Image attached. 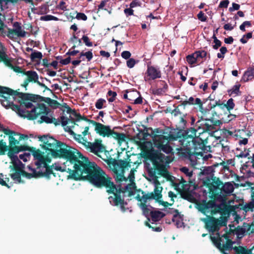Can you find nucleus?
<instances>
[{
  "mask_svg": "<svg viewBox=\"0 0 254 254\" xmlns=\"http://www.w3.org/2000/svg\"><path fill=\"white\" fill-rule=\"evenodd\" d=\"M71 156L66 165L69 178L76 181L86 180L97 188H105L107 192H112L114 186L112 178L95 162H90L74 148Z\"/></svg>",
  "mask_w": 254,
  "mask_h": 254,
  "instance_id": "1",
  "label": "nucleus"
},
{
  "mask_svg": "<svg viewBox=\"0 0 254 254\" xmlns=\"http://www.w3.org/2000/svg\"><path fill=\"white\" fill-rule=\"evenodd\" d=\"M197 129L191 127L186 130L180 129L176 134H169L168 136L164 135H155L153 138L155 147L159 151L153 150L148 155V158L151 161L154 167L149 171V174L151 177H155V170L157 171L158 174L164 176L168 173L166 169V165L170 162L169 157L166 156L160 152L163 151L167 154L172 152V148L169 144L170 141L178 140L181 147H183L188 143V141H192L196 139Z\"/></svg>",
  "mask_w": 254,
  "mask_h": 254,
  "instance_id": "2",
  "label": "nucleus"
},
{
  "mask_svg": "<svg viewBox=\"0 0 254 254\" xmlns=\"http://www.w3.org/2000/svg\"><path fill=\"white\" fill-rule=\"evenodd\" d=\"M39 140L43 143L42 148L45 150L46 155H44V152L31 147L30 152L32 153L34 159L37 160L35 165L37 168H41L42 165H46V163H50L51 158H63L65 160L64 165L66 170V165L68 161H69L73 148L48 135H44L39 137Z\"/></svg>",
  "mask_w": 254,
  "mask_h": 254,
  "instance_id": "3",
  "label": "nucleus"
},
{
  "mask_svg": "<svg viewBox=\"0 0 254 254\" xmlns=\"http://www.w3.org/2000/svg\"><path fill=\"white\" fill-rule=\"evenodd\" d=\"M204 185L209 190L211 198L222 202H226L227 196L230 195L234 189L231 183L223 184L219 178L213 176L204 181Z\"/></svg>",
  "mask_w": 254,
  "mask_h": 254,
  "instance_id": "4",
  "label": "nucleus"
},
{
  "mask_svg": "<svg viewBox=\"0 0 254 254\" xmlns=\"http://www.w3.org/2000/svg\"><path fill=\"white\" fill-rule=\"evenodd\" d=\"M217 199H212L207 201L202 199L196 203L197 210L206 216H213L219 213L222 216H229L230 213L234 211L233 207L227 204L226 202L217 204Z\"/></svg>",
  "mask_w": 254,
  "mask_h": 254,
  "instance_id": "5",
  "label": "nucleus"
},
{
  "mask_svg": "<svg viewBox=\"0 0 254 254\" xmlns=\"http://www.w3.org/2000/svg\"><path fill=\"white\" fill-rule=\"evenodd\" d=\"M197 139H195L192 141H188L187 145L178 149L179 155L189 159L192 166H195L197 164V159H199L198 156L203 157L205 150V145L202 140L199 138V141L197 140Z\"/></svg>",
  "mask_w": 254,
  "mask_h": 254,
  "instance_id": "6",
  "label": "nucleus"
},
{
  "mask_svg": "<svg viewBox=\"0 0 254 254\" xmlns=\"http://www.w3.org/2000/svg\"><path fill=\"white\" fill-rule=\"evenodd\" d=\"M10 95L17 96L21 100H31L34 102L38 101H45V97L39 95L19 92L17 90H13L8 87L0 86V96L3 98L1 101V104L6 109L9 108L10 104H12V101L8 100Z\"/></svg>",
  "mask_w": 254,
  "mask_h": 254,
  "instance_id": "7",
  "label": "nucleus"
},
{
  "mask_svg": "<svg viewBox=\"0 0 254 254\" xmlns=\"http://www.w3.org/2000/svg\"><path fill=\"white\" fill-rule=\"evenodd\" d=\"M113 186L111 189L112 192H107L108 194H114V196L108 197L110 203L113 206H120L121 211L125 212L127 210L125 206L127 203L125 201L124 198L122 197L121 193H124L128 190H131V184L122 187L120 185L117 186L113 183Z\"/></svg>",
  "mask_w": 254,
  "mask_h": 254,
  "instance_id": "8",
  "label": "nucleus"
},
{
  "mask_svg": "<svg viewBox=\"0 0 254 254\" xmlns=\"http://www.w3.org/2000/svg\"><path fill=\"white\" fill-rule=\"evenodd\" d=\"M90 124L95 126V131L100 136L107 137H112L118 140L119 143H122L125 141L126 135L124 133L114 131L110 126L104 125L95 121H90Z\"/></svg>",
  "mask_w": 254,
  "mask_h": 254,
  "instance_id": "9",
  "label": "nucleus"
},
{
  "mask_svg": "<svg viewBox=\"0 0 254 254\" xmlns=\"http://www.w3.org/2000/svg\"><path fill=\"white\" fill-rule=\"evenodd\" d=\"M9 108L16 112L20 117L27 118L29 120H33L38 117V115L44 113L46 109V105L43 103H37L30 111L22 109L20 106L15 105L12 102Z\"/></svg>",
  "mask_w": 254,
  "mask_h": 254,
  "instance_id": "10",
  "label": "nucleus"
},
{
  "mask_svg": "<svg viewBox=\"0 0 254 254\" xmlns=\"http://www.w3.org/2000/svg\"><path fill=\"white\" fill-rule=\"evenodd\" d=\"M220 219L216 218L213 216H207V218L204 220L206 227L210 232L214 233L219 232L221 226H226L227 225V218L226 216H222Z\"/></svg>",
  "mask_w": 254,
  "mask_h": 254,
  "instance_id": "11",
  "label": "nucleus"
},
{
  "mask_svg": "<svg viewBox=\"0 0 254 254\" xmlns=\"http://www.w3.org/2000/svg\"><path fill=\"white\" fill-rule=\"evenodd\" d=\"M216 236H210V239L214 245L220 250L221 252H225V251H230L232 249L234 250V247H233V245L235 242L231 239L226 241L225 244H221L223 241L221 240V237H220L219 232L216 233Z\"/></svg>",
  "mask_w": 254,
  "mask_h": 254,
  "instance_id": "12",
  "label": "nucleus"
},
{
  "mask_svg": "<svg viewBox=\"0 0 254 254\" xmlns=\"http://www.w3.org/2000/svg\"><path fill=\"white\" fill-rule=\"evenodd\" d=\"M162 187L160 186L159 181H157L156 183L155 188L153 192L146 193L144 191L142 190L141 189L138 190V192H140L142 195H144L145 199H155L156 201L162 198Z\"/></svg>",
  "mask_w": 254,
  "mask_h": 254,
  "instance_id": "13",
  "label": "nucleus"
},
{
  "mask_svg": "<svg viewBox=\"0 0 254 254\" xmlns=\"http://www.w3.org/2000/svg\"><path fill=\"white\" fill-rule=\"evenodd\" d=\"M197 105L199 108V111L204 115H206L209 112L210 109H204L203 107V103L198 98L194 99L193 97H190L188 100L183 101L181 103V105L185 107L187 105Z\"/></svg>",
  "mask_w": 254,
  "mask_h": 254,
  "instance_id": "14",
  "label": "nucleus"
},
{
  "mask_svg": "<svg viewBox=\"0 0 254 254\" xmlns=\"http://www.w3.org/2000/svg\"><path fill=\"white\" fill-rule=\"evenodd\" d=\"M13 26L15 27V29H12L9 28H7L8 32L6 36L9 38L13 39L14 35H16L20 37H24L25 36L26 32L22 30L20 23L18 22H15L13 24Z\"/></svg>",
  "mask_w": 254,
  "mask_h": 254,
  "instance_id": "15",
  "label": "nucleus"
},
{
  "mask_svg": "<svg viewBox=\"0 0 254 254\" xmlns=\"http://www.w3.org/2000/svg\"><path fill=\"white\" fill-rule=\"evenodd\" d=\"M127 158L125 160L118 159L114 160L113 162V165L115 167H118L120 168L123 172H124L125 169L127 167H131V164H136V162H133L130 159V156L129 155L127 152Z\"/></svg>",
  "mask_w": 254,
  "mask_h": 254,
  "instance_id": "16",
  "label": "nucleus"
},
{
  "mask_svg": "<svg viewBox=\"0 0 254 254\" xmlns=\"http://www.w3.org/2000/svg\"><path fill=\"white\" fill-rule=\"evenodd\" d=\"M23 74L27 76V78L24 80L21 86L24 87L26 90L29 82H33L38 84V82H39L38 81V75L35 71H25L23 72Z\"/></svg>",
  "mask_w": 254,
  "mask_h": 254,
  "instance_id": "17",
  "label": "nucleus"
},
{
  "mask_svg": "<svg viewBox=\"0 0 254 254\" xmlns=\"http://www.w3.org/2000/svg\"><path fill=\"white\" fill-rule=\"evenodd\" d=\"M231 207H233L234 211L230 213V214L235 215L237 214V209H240V210H243L245 212L249 211H253L254 209V199H251V201L249 203L244 204L243 203H239L237 205H231Z\"/></svg>",
  "mask_w": 254,
  "mask_h": 254,
  "instance_id": "18",
  "label": "nucleus"
},
{
  "mask_svg": "<svg viewBox=\"0 0 254 254\" xmlns=\"http://www.w3.org/2000/svg\"><path fill=\"white\" fill-rule=\"evenodd\" d=\"M49 113L48 108L46 107V109L44 113H41L38 115V116L41 115L40 120L38 122L40 124L45 123L46 124L53 123L55 126H58L60 124V121H58L54 117H49L47 115Z\"/></svg>",
  "mask_w": 254,
  "mask_h": 254,
  "instance_id": "19",
  "label": "nucleus"
},
{
  "mask_svg": "<svg viewBox=\"0 0 254 254\" xmlns=\"http://www.w3.org/2000/svg\"><path fill=\"white\" fill-rule=\"evenodd\" d=\"M90 151L97 156H99V153H102L105 150V146L102 143V140L96 139L94 142L90 143L89 146Z\"/></svg>",
  "mask_w": 254,
  "mask_h": 254,
  "instance_id": "20",
  "label": "nucleus"
},
{
  "mask_svg": "<svg viewBox=\"0 0 254 254\" xmlns=\"http://www.w3.org/2000/svg\"><path fill=\"white\" fill-rule=\"evenodd\" d=\"M146 74L151 80H155L161 77V72L159 68L152 65H147Z\"/></svg>",
  "mask_w": 254,
  "mask_h": 254,
  "instance_id": "21",
  "label": "nucleus"
},
{
  "mask_svg": "<svg viewBox=\"0 0 254 254\" xmlns=\"http://www.w3.org/2000/svg\"><path fill=\"white\" fill-rule=\"evenodd\" d=\"M135 199L138 201L140 202V203L139 204V206L142 209L144 215L146 216L148 215L150 212H151L150 211V209L148 208V206L146 204L148 199H145L144 195H142V196H140L139 194H138L135 196Z\"/></svg>",
  "mask_w": 254,
  "mask_h": 254,
  "instance_id": "22",
  "label": "nucleus"
},
{
  "mask_svg": "<svg viewBox=\"0 0 254 254\" xmlns=\"http://www.w3.org/2000/svg\"><path fill=\"white\" fill-rule=\"evenodd\" d=\"M10 168L15 172L14 173L10 174V176L11 179L18 183H23V181L21 180L20 174L19 172V165L16 163H14L13 166H10Z\"/></svg>",
  "mask_w": 254,
  "mask_h": 254,
  "instance_id": "23",
  "label": "nucleus"
},
{
  "mask_svg": "<svg viewBox=\"0 0 254 254\" xmlns=\"http://www.w3.org/2000/svg\"><path fill=\"white\" fill-rule=\"evenodd\" d=\"M113 2L112 0H103L98 5L97 12L101 10L107 11L109 14L112 13V6Z\"/></svg>",
  "mask_w": 254,
  "mask_h": 254,
  "instance_id": "24",
  "label": "nucleus"
},
{
  "mask_svg": "<svg viewBox=\"0 0 254 254\" xmlns=\"http://www.w3.org/2000/svg\"><path fill=\"white\" fill-rule=\"evenodd\" d=\"M182 184V191L181 195L182 198L188 200L191 196L190 191V186L187 184V182L182 179L181 182Z\"/></svg>",
  "mask_w": 254,
  "mask_h": 254,
  "instance_id": "25",
  "label": "nucleus"
},
{
  "mask_svg": "<svg viewBox=\"0 0 254 254\" xmlns=\"http://www.w3.org/2000/svg\"><path fill=\"white\" fill-rule=\"evenodd\" d=\"M205 121L209 122L208 123H205L204 124V127L203 130L204 131H211L214 129V126H219L221 124V122L220 120H214L213 118L211 119H205Z\"/></svg>",
  "mask_w": 254,
  "mask_h": 254,
  "instance_id": "26",
  "label": "nucleus"
},
{
  "mask_svg": "<svg viewBox=\"0 0 254 254\" xmlns=\"http://www.w3.org/2000/svg\"><path fill=\"white\" fill-rule=\"evenodd\" d=\"M48 163H46V165H42L43 167L46 168L45 172L38 171V175L40 177H45L47 179H49L51 175H53L54 177L56 176V173L53 171V166H49L48 165Z\"/></svg>",
  "mask_w": 254,
  "mask_h": 254,
  "instance_id": "27",
  "label": "nucleus"
},
{
  "mask_svg": "<svg viewBox=\"0 0 254 254\" xmlns=\"http://www.w3.org/2000/svg\"><path fill=\"white\" fill-rule=\"evenodd\" d=\"M217 168H219V167H218L217 165V163L214 164L211 166H208L204 168V169L202 171V174L207 175H208V176H207L204 182L208 178H211L212 176L213 177H216L215 176H214L213 173L216 172V169Z\"/></svg>",
  "mask_w": 254,
  "mask_h": 254,
  "instance_id": "28",
  "label": "nucleus"
},
{
  "mask_svg": "<svg viewBox=\"0 0 254 254\" xmlns=\"http://www.w3.org/2000/svg\"><path fill=\"white\" fill-rule=\"evenodd\" d=\"M234 250L236 254H254V246L251 249H248L242 246H235Z\"/></svg>",
  "mask_w": 254,
  "mask_h": 254,
  "instance_id": "29",
  "label": "nucleus"
},
{
  "mask_svg": "<svg viewBox=\"0 0 254 254\" xmlns=\"http://www.w3.org/2000/svg\"><path fill=\"white\" fill-rule=\"evenodd\" d=\"M254 78V68L248 69L244 73L241 81L248 82Z\"/></svg>",
  "mask_w": 254,
  "mask_h": 254,
  "instance_id": "30",
  "label": "nucleus"
},
{
  "mask_svg": "<svg viewBox=\"0 0 254 254\" xmlns=\"http://www.w3.org/2000/svg\"><path fill=\"white\" fill-rule=\"evenodd\" d=\"M229 165H234V161L232 159L227 160L226 162L222 161L220 163H217L220 170H224V173L226 171L230 172Z\"/></svg>",
  "mask_w": 254,
  "mask_h": 254,
  "instance_id": "31",
  "label": "nucleus"
},
{
  "mask_svg": "<svg viewBox=\"0 0 254 254\" xmlns=\"http://www.w3.org/2000/svg\"><path fill=\"white\" fill-rule=\"evenodd\" d=\"M150 215L153 222H157L165 216L164 213L159 210L152 211L150 212Z\"/></svg>",
  "mask_w": 254,
  "mask_h": 254,
  "instance_id": "32",
  "label": "nucleus"
},
{
  "mask_svg": "<svg viewBox=\"0 0 254 254\" xmlns=\"http://www.w3.org/2000/svg\"><path fill=\"white\" fill-rule=\"evenodd\" d=\"M240 84L235 85L232 89L228 91L229 96H236L240 94L241 92L240 91Z\"/></svg>",
  "mask_w": 254,
  "mask_h": 254,
  "instance_id": "33",
  "label": "nucleus"
},
{
  "mask_svg": "<svg viewBox=\"0 0 254 254\" xmlns=\"http://www.w3.org/2000/svg\"><path fill=\"white\" fill-rule=\"evenodd\" d=\"M243 227H244L246 233L250 235L254 233V223L252 222L251 224L248 223L244 222Z\"/></svg>",
  "mask_w": 254,
  "mask_h": 254,
  "instance_id": "34",
  "label": "nucleus"
},
{
  "mask_svg": "<svg viewBox=\"0 0 254 254\" xmlns=\"http://www.w3.org/2000/svg\"><path fill=\"white\" fill-rule=\"evenodd\" d=\"M0 61L3 62L8 66H12L11 61L4 52L0 51Z\"/></svg>",
  "mask_w": 254,
  "mask_h": 254,
  "instance_id": "35",
  "label": "nucleus"
},
{
  "mask_svg": "<svg viewBox=\"0 0 254 254\" xmlns=\"http://www.w3.org/2000/svg\"><path fill=\"white\" fill-rule=\"evenodd\" d=\"M219 143L221 145L222 151L225 152H228L229 151V142L226 137H223L219 141Z\"/></svg>",
  "mask_w": 254,
  "mask_h": 254,
  "instance_id": "36",
  "label": "nucleus"
},
{
  "mask_svg": "<svg viewBox=\"0 0 254 254\" xmlns=\"http://www.w3.org/2000/svg\"><path fill=\"white\" fill-rule=\"evenodd\" d=\"M8 150V146L6 142L3 139L0 140V155H5Z\"/></svg>",
  "mask_w": 254,
  "mask_h": 254,
  "instance_id": "37",
  "label": "nucleus"
},
{
  "mask_svg": "<svg viewBox=\"0 0 254 254\" xmlns=\"http://www.w3.org/2000/svg\"><path fill=\"white\" fill-rule=\"evenodd\" d=\"M8 146V153L7 155H15V154H17L19 152H20V150L19 148V146L17 145H13V146Z\"/></svg>",
  "mask_w": 254,
  "mask_h": 254,
  "instance_id": "38",
  "label": "nucleus"
},
{
  "mask_svg": "<svg viewBox=\"0 0 254 254\" xmlns=\"http://www.w3.org/2000/svg\"><path fill=\"white\" fill-rule=\"evenodd\" d=\"M61 124L63 127H65L69 123H71L72 124H74V125H78L75 123V121L73 119H69L64 116H62L61 117Z\"/></svg>",
  "mask_w": 254,
  "mask_h": 254,
  "instance_id": "39",
  "label": "nucleus"
},
{
  "mask_svg": "<svg viewBox=\"0 0 254 254\" xmlns=\"http://www.w3.org/2000/svg\"><path fill=\"white\" fill-rule=\"evenodd\" d=\"M167 213L173 214L172 218L173 222H175L176 219L178 217H180V214L178 209L169 208V209L167 210Z\"/></svg>",
  "mask_w": 254,
  "mask_h": 254,
  "instance_id": "40",
  "label": "nucleus"
},
{
  "mask_svg": "<svg viewBox=\"0 0 254 254\" xmlns=\"http://www.w3.org/2000/svg\"><path fill=\"white\" fill-rule=\"evenodd\" d=\"M245 229L243 225L242 227L238 226L235 228V234L238 238H242L246 234Z\"/></svg>",
  "mask_w": 254,
  "mask_h": 254,
  "instance_id": "41",
  "label": "nucleus"
},
{
  "mask_svg": "<svg viewBox=\"0 0 254 254\" xmlns=\"http://www.w3.org/2000/svg\"><path fill=\"white\" fill-rule=\"evenodd\" d=\"M194 55L198 62L200 58L202 59H205L207 56V52L204 50L197 51L194 53Z\"/></svg>",
  "mask_w": 254,
  "mask_h": 254,
  "instance_id": "42",
  "label": "nucleus"
},
{
  "mask_svg": "<svg viewBox=\"0 0 254 254\" xmlns=\"http://www.w3.org/2000/svg\"><path fill=\"white\" fill-rule=\"evenodd\" d=\"M42 53L39 51H34L32 52L30 55L32 62H35L36 59L40 60L42 58Z\"/></svg>",
  "mask_w": 254,
  "mask_h": 254,
  "instance_id": "43",
  "label": "nucleus"
},
{
  "mask_svg": "<svg viewBox=\"0 0 254 254\" xmlns=\"http://www.w3.org/2000/svg\"><path fill=\"white\" fill-rule=\"evenodd\" d=\"M187 61L190 64H193L197 63L198 61L195 56L194 55V53L191 55H189L186 57Z\"/></svg>",
  "mask_w": 254,
  "mask_h": 254,
  "instance_id": "44",
  "label": "nucleus"
},
{
  "mask_svg": "<svg viewBox=\"0 0 254 254\" xmlns=\"http://www.w3.org/2000/svg\"><path fill=\"white\" fill-rule=\"evenodd\" d=\"M73 115L76 118V121H78L80 120H84L86 121L89 123H90V121H93V120H91L87 119L86 117L84 116H82L80 114L76 113L75 111H73Z\"/></svg>",
  "mask_w": 254,
  "mask_h": 254,
  "instance_id": "45",
  "label": "nucleus"
},
{
  "mask_svg": "<svg viewBox=\"0 0 254 254\" xmlns=\"http://www.w3.org/2000/svg\"><path fill=\"white\" fill-rule=\"evenodd\" d=\"M225 104L226 108L229 112H230L231 110L233 109L235 107L234 100L232 98L229 99L227 101L226 104Z\"/></svg>",
  "mask_w": 254,
  "mask_h": 254,
  "instance_id": "46",
  "label": "nucleus"
},
{
  "mask_svg": "<svg viewBox=\"0 0 254 254\" xmlns=\"http://www.w3.org/2000/svg\"><path fill=\"white\" fill-rule=\"evenodd\" d=\"M40 20L42 21H50V20H58V18L52 15H46L41 16Z\"/></svg>",
  "mask_w": 254,
  "mask_h": 254,
  "instance_id": "47",
  "label": "nucleus"
},
{
  "mask_svg": "<svg viewBox=\"0 0 254 254\" xmlns=\"http://www.w3.org/2000/svg\"><path fill=\"white\" fill-rule=\"evenodd\" d=\"M106 103V100L102 98L98 99L95 103V107L98 109H101L103 108L104 104Z\"/></svg>",
  "mask_w": 254,
  "mask_h": 254,
  "instance_id": "48",
  "label": "nucleus"
},
{
  "mask_svg": "<svg viewBox=\"0 0 254 254\" xmlns=\"http://www.w3.org/2000/svg\"><path fill=\"white\" fill-rule=\"evenodd\" d=\"M220 53H218L217 55V58L219 59H223L224 58V55L228 52L226 47H222L220 49Z\"/></svg>",
  "mask_w": 254,
  "mask_h": 254,
  "instance_id": "49",
  "label": "nucleus"
},
{
  "mask_svg": "<svg viewBox=\"0 0 254 254\" xmlns=\"http://www.w3.org/2000/svg\"><path fill=\"white\" fill-rule=\"evenodd\" d=\"M115 180L117 183H121L123 181H126L127 179L124 176V172H122V173L117 174Z\"/></svg>",
  "mask_w": 254,
  "mask_h": 254,
  "instance_id": "50",
  "label": "nucleus"
},
{
  "mask_svg": "<svg viewBox=\"0 0 254 254\" xmlns=\"http://www.w3.org/2000/svg\"><path fill=\"white\" fill-rule=\"evenodd\" d=\"M9 140V145L8 146H13V145H17L19 143V140H17L15 139V138L13 136V135H11L10 136H9L8 137Z\"/></svg>",
  "mask_w": 254,
  "mask_h": 254,
  "instance_id": "51",
  "label": "nucleus"
},
{
  "mask_svg": "<svg viewBox=\"0 0 254 254\" xmlns=\"http://www.w3.org/2000/svg\"><path fill=\"white\" fill-rule=\"evenodd\" d=\"M218 106L220 109L223 110L225 107V104L223 103H220L219 101H216L215 104H210L209 108L212 109L214 108L216 106Z\"/></svg>",
  "mask_w": 254,
  "mask_h": 254,
  "instance_id": "52",
  "label": "nucleus"
},
{
  "mask_svg": "<svg viewBox=\"0 0 254 254\" xmlns=\"http://www.w3.org/2000/svg\"><path fill=\"white\" fill-rule=\"evenodd\" d=\"M117 93L115 91H113L112 90L108 91L107 93V95L109 96H111L108 100L109 102H113L115 100L116 97L117 96Z\"/></svg>",
  "mask_w": 254,
  "mask_h": 254,
  "instance_id": "53",
  "label": "nucleus"
},
{
  "mask_svg": "<svg viewBox=\"0 0 254 254\" xmlns=\"http://www.w3.org/2000/svg\"><path fill=\"white\" fill-rule=\"evenodd\" d=\"M22 101H19L21 106H24L26 108L29 109L33 107V105L31 102H27L28 100H22ZM33 102L32 101L30 100Z\"/></svg>",
  "mask_w": 254,
  "mask_h": 254,
  "instance_id": "54",
  "label": "nucleus"
},
{
  "mask_svg": "<svg viewBox=\"0 0 254 254\" xmlns=\"http://www.w3.org/2000/svg\"><path fill=\"white\" fill-rule=\"evenodd\" d=\"M138 62V61H136L134 59L129 58L127 62V66L130 68H132Z\"/></svg>",
  "mask_w": 254,
  "mask_h": 254,
  "instance_id": "55",
  "label": "nucleus"
},
{
  "mask_svg": "<svg viewBox=\"0 0 254 254\" xmlns=\"http://www.w3.org/2000/svg\"><path fill=\"white\" fill-rule=\"evenodd\" d=\"M83 42L85 43V45L88 47H91L93 45V43L92 42L90 41L89 38L86 35H84L81 39Z\"/></svg>",
  "mask_w": 254,
  "mask_h": 254,
  "instance_id": "56",
  "label": "nucleus"
},
{
  "mask_svg": "<svg viewBox=\"0 0 254 254\" xmlns=\"http://www.w3.org/2000/svg\"><path fill=\"white\" fill-rule=\"evenodd\" d=\"M38 175V171L37 172L35 170H33V172L32 173H29L27 172L25 177L29 179L32 178L40 177Z\"/></svg>",
  "mask_w": 254,
  "mask_h": 254,
  "instance_id": "57",
  "label": "nucleus"
},
{
  "mask_svg": "<svg viewBox=\"0 0 254 254\" xmlns=\"http://www.w3.org/2000/svg\"><path fill=\"white\" fill-rule=\"evenodd\" d=\"M197 16L198 19L202 22H205L207 20V16L205 15L204 14V13L202 11H200L197 14Z\"/></svg>",
  "mask_w": 254,
  "mask_h": 254,
  "instance_id": "58",
  "label": "nucleus"
},
{
  "mask_svg": "<svg viewBox=\"0 0 254 254\" xmlns=\"http://www.w3.org/2000/svg\"><path fill=\"white\" fill-rule=\"evenodd\" d=\"M181 171L189 177L192 176V171H190L189 169L187 167H182L181 169Z\"/></svg>",
  "mask_w": 254,
  "mask_h": 254,
  "instance_id": "59",
  "label": "nucleus"
},
{
  "mask_svg": "<svg viewBox=\"0 0 254 254\" xmlns=\"http://www.w3.org/2000/svg\"><path fill=\"white\" fill-rule=\"evenodd\" d=\"M167 91L162 88H157L153 91V94L156 95H163Z\"/></svg>",
  "mask_w": 254,
  "mask_h": 254,
  "instance_id": "60",
  "label": "nucleus"
},
{
  "mask_svg": "<svg viewBox=\"0 0 254 254\" xmlns=\"http://www.w3.org/2000/svg\"><path fill=\"white\" fill-rule=\"evenodd\" d=\"M30 153H24L22 154L19 155V158L22 160L24 162H26L27 161V159H29L30 157Z\"/></svg>",
  "mask_w": 254,
  "mask_h": 254,
  "instance_id": "61",
  "label": "nucleus"
},
{
  "mask_svg": "<svg viewBox=\"0 0 254 254\" xmlns=\"http://www.w3.org/2000/svg\"><path fill=\"white\" fill-rule=\"evenodd\" d=\"M18 164L19 165V172L20 174V176H23L24 177H25L27 172L23 170L24 165L22 164V163L21 161H19V164Z\"/></svg>",
  "mask_w": 254,
  "mask_h": 254,
  "instance_id": "62",
  "label": "nucleus"
},
{
  "mask_svg": "<svg viewBox=\"0 0 254 254\" xmlns=\"http://www.w3.org/2000/svg\"><path fill=\"white\" fill-rule=\"evenodd\" d=\"M76 18L77 19H81L84 21H86L87 19V16L84 13L81 12L77 13Z\"/></svg>",
  "mask_w": 254,
  "mask_h": 254,
  "instance_id": "63",
  "label": "nucleus"
},
{
  "mask_svg": "<svg viewBox=\"0 0 254 254\" xmlns=\"http://www.w3.org/2000/svg\"><path fill=\"white\" fill-rule=\"evenodd\" d=\"M121 56L123 58L126 60H127L130 58L131 56V53L129 51H125L122 53Z\"/></svg>",
  "mask_w": 254,
  "mask_h": 254,
  "instance_id": "64",
  "label": "nucleus"
}]
</instances>
